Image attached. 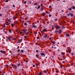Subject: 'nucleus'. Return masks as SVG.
Instances as JSON below:
<instances>
[{"mask_svg":"<svg viewBox=\"0 0 75 75\" xmlns=\"http://www.w3.org/2000/svg\"><path fill=\"white\" fill-rule=\"evenodd\" d=\"M22 41H23V39H19L18 40V42L19 43H20V42H22Z\"/></svg>","mask_w":75,"mask_h":75,"instance_id":"1","label":"nucleus"},{"mask_svg":"<svg viewBox=\"0 0 75 75\" xmlns=\"http://www.w3.org/2000/svg\"><path fill=\"white\" fill-rule=\"evenodd\" d=\"M27 30L26 29H24L23 30V32L24 33H25L27 32Z\"/></svg>","mask_w":75,"mask_h":75,"instance_id":"2","label":"nucleus"},{"mask_svg":"<svg viewBox=\"0 0 75 75\" xmlns=\"http://www.w3.org/2000/svg\"><path fill=\"white\" fill-rule=\"evenodd\" d=\"M14 23H15V24H18V22L17 21H15L14 22Z\"/></svg>","mask_w":75,"mask_h":75,"instance_id":"3","label":"nucleus"},{"mask_svg":"<svg viewBox=\"0 0 75 75\" xmlns=\"http://www.w3.org/2000/svg\"><path fill=\"white\" fill-rule=\"evenodd\" d=\"M60 28V27L59 26H58V25H57V27H56V29H59Z\"/></svg>","mask_w":75,"mask_h":75,"instance_id":"4","label":"nucleus"},{"mask_svg":"<svg viewBox=\"0 0 75 75\" xmlns=\"http://www.w3.org/2000/svg\"><path fill=\"white\" fill-rule=\"evenodd\" d=\"M41 55L42 56L43 55L44 56V57L45 56V54H44V53H41Z\"/></svg>","mask_w":75,"mask_h":75,"instance_id":"5","label":"nucleus"},{"mask_svg":"<svg viewBox=\"0 0 75 75\" xmlns=\"http://www.w3.org/2000/svg\"><path fill=\"white\" fill-rule=\"evenodd\" d=\"M59 34H61L62 33V31H61V30L59 29Z\"/></svg>","mask_w":75,"mask_h":75,"instance_id":"6","label":"nucleus"},{"mask_svg":"<svg viewBox=\"0 0 75 75\" xmlns=\"http://www.w3.org/2000/svg\"><path fill=\"white\" fill-rule=\"evenodd\" d=\"M43 37H44V38H47V35L46 34Z\"/></svg>","mask_w":75,"mask_h":75,"instance_id":"7","label":"nucleus"},{"mask_svg":"<svg viewBox=\"0 0 75 75\" xmlns=\"http://www.w3.org/2000/svg\"><path fill=\"white\" fill-rule=\"evenodd\" d=\"M66 35L67 37H69V36H70V35H69V34L68 33H67L66 34Z\"/></svg>","mask_w":75,"mask_h":75,"instance_id":"8","label":"nucleus"},{"mask_svg":"<svg viewBox=\"0 0 75 75\" xmlns=\"http://www.w3.org/2000/svg\"><path fill=\"white\" fill-rule=\"evenodd\" d=\"M33 27H34V28H37V27L35 25H33Z\"/></svg>","mask_w":75,"mask_h":75,"instance_id":"9","label":"nucleus"},{"mask_svg":"<svg viewBox=\"0 0 75 75\" xmlns=\"http://www.w3.org/2000/svg\"><path fill=\"white\" fill-rule=\"evenodd\" d=\"M11 26L12 27H14V24L11 23Z\"/></svg>","mask_w":75,"mask_h":75,"instance_id":"10","label":"nucleus"},{"mask_svg":"<svg viewBox=\"0 0 75 75\" xmlns=\"http://www.w3.org/2000/svg\"><path fill=\"white\" fill-rule=\"evenodd\" d=\"M21 53H23L24 52V50H21Z\"/></svg>","mask_w":75,"mask_h":75,"instance_id":"11","label":"nucleus"},{"mask_svg":"<svg viewBox=\"0 0 75 75\" xmlns=\"http://www.w3.org/2000/svg\"><path fill=\"white\" fill-rule=\"evenodd\" d=\"M20 63H18V64H17V65H18V67H19V66H20Z\"/></svg>","mask_w":75,"mask_h":75,"instance_id":"12","label":"nucleus"},{"mask_svg":"<svg viewBox=\"0 0 75 75\" xmlns=\"http://www.w3.org/2000/svg\"><path fill=\"white\" fill-rule=\"evenodd\" d=\"M51 43H52V44H55V42H54L53 41H52Z\"/></svg>","mask_w":75,"mask_h":75,"instance_id":"13","label":"nucleus"},{"mask_svg":"<svg viewBox=\"0 0 75 75\" xmlns=\"http://www.w3.org/2000/svg\"><path fill=\"white\" fill-rule=\"evenodd\" d=\"M8 24H9V23H8V22H6V25H8Z\"/></svg>","mask_w":75,"mask_h":75,"instance_id":"14","label":"nucleus"},{"mask_svg":"<svg viewBox=\"0 0 75 75\" xmlns=\"http://www.w3.org/2000/svg\"><path fill=\"white\" fill-rule=\"evenodd\" d=\"M40 8V5H38V7L37 8L38 9H39Z\"/></svg>","mask_w":75,"mask_h":75,"instance_id":"15","label":"nucleus"},{"mask_svg":"<svg viewBox=\"0 0 75 75\" xmlns=\"http://www.w3.org/2000/svg\"><path fill=\"white\" fill-rule=\"evenodd\" d=\"M70 15L71 17H73V16H74V15H73V14L72 13H71Z\"/></svg>","mask_w":75,"mask_h":75,"instance_id":"16","label":"nucleus"},{"mask_svg":"<svg viewBox=\"0 0 75 75\" xmlns=\"http://www.w3.org/2000/svg\"><path fill=\"white\" fill-rule=\"evenodd\" d=\"M71 13H69V14H67L68 16H71Z\"/></svg>","mask_w":75,"mask_h":75,"instance_id":"17","label":"nucleus"},{"mask_svg":"<svg viewBox=\"0 0 75 75\" xmlns=\"http://www.w3.org/2000/svg\"><path fill=\"white\" fill-rule=\"evenodd\" d=\"M68 52H69V53L70 54L71 53V50H69V49L68 50Z\"/></svg>","mask_w":75,"mask_h":75,"instance_id":"18","label":"nucleus"},{"mask_svg":"<svg viewBox=\"0 0 75 75\" xmlns=\"http://www.w3.org/2000/svg\"><path fill=\"white\" fill-rule=\"evenodd\" d=\"M28 34H29V33H28V32L27 33H26L25 34V35H28Z\"/></svg>","mask_w":75,"mask_h":75,"instance_id":"19","label":"nucleus"},{"mask_svg":"<svg viewBox=\"0 0 75 75\" xmlns=\"http://www.w3.org/2000/svg\"><path fill=\"white\" fill-rule=\"evenodd\" d=\"M24 24L25 25H27V23H25Z\"/></svg>","mask_w":75,"mask_h":75,"instance_id":"20","label":"nucleus"},{"mask_svg":"<svg viewBox=\"0 0 75 75\" xmlns=\"http://www.w3.org/2000/svg\"><path fill=\"white\" fill-rule=\"evenodd\" d=\"M69 10H70V11H71L72 10V9L71 8H70L68 9Z\"/></svg>","mask_w":75,"mask_h":75,"instance_id":"21","label":"nucleus"},{"mask_svg":"<svg viewBox=\"0 0 75 75\" xmlns=\"http://www.w3.org/2000/svg\"><path fill=\"white\" fill-rule=\"evenodd\" d=\"M37 4H38L37 3H35L34 4V5L36 6L37 5Z\"/></svg>","mask_w":75,"mask_h":75,"instance_id":"22","label":"nucleus"},{"mask_svg":"<svg viewBox=\"0 0 75 75\" xmlns=\"http://www.w3.org/2000/svg\"><path fill=\"white\" fill-rule=\"evenodd\" d=\"M8 31H9V33H11V30H8Z\"/></svg>","mask_w":75,"mask_h":75,"instance_id":"23","label":"nucleus"},{"mask_svg":"<svg viewBox=\"0 0 75 75\" xmlns=\"http://www.w3.org/2000/svg\"><path fill=\"white\" fill-rule=\"evenodd\" d=\"M72 8H74V9H75V6H73V7H72Z\"/></svg>","mask_w":75,"mask_h":75,"instance_id":"24","label":"nucleus"},{"mask_svg":"<svg viewBox=\"0 0 75 75\" xmlns=\"http://www.w3.org/2000/svg\"><path fill=\"white\" fill-rule=\"evenodd\" d=\"M51 7H52V6H51L50 5L49 7V8H51Z\"/></svg>","mask_w":75,"mask_h":75,"instance_id":"25","label":"nucleus"},{"mask_svg":"<svg viewBox=\"0 0 75 75\" xmlns=\"http://www.w3.org/2000/svg\"><path fill=\"white\" fill-rule=\"evenodd\" d=\"M11 19V18H9V20L8 21V22H10V21H10V19Z\"/></svg>","mask_w":75,"mask_h":75,"instance_id":"26","label":"nucleus"},{"mask_svg":"<svg viewBox=\"0 0 75 75\" xmlns=\"http://www.w3.org/2000/svg\"><path fill=\"white\" fill-rule=\"evenodd\" d=\"M55 33H56V34H57V30H55Z\"/></svg>","mask_w":75,"mask_h":75,"instance_id":"27","label":"nucleus"},{"mask_svg":"<svg viewBox=\"0 0 75 75\" xmlns=\"http://www.w3.org/2000/svg\"><path fill=\"white\" fill-rule=\"evenodd\" d=\"M44 72L45 73H47V71H46V70H44Z\"/></svg>","mask_w":75,"mask_h":75,"instance_id":"28","label":"nucleus"},{"mask_svg":"<svg viewBox=\"0 0 75 75\" xmlns=\"http://www.w3.org/2000/svg\"><path fill=\"white\" fill-rule=\"evenodd\" d=\"M2 16V14L0 13V17H1Z\"/></svg>","mask_w":75,"mask_h":75,"instance_id":"29","label":"nucleus"},{"mask_svg":"<svg viewBox=\"0 0 75 75\" xmlns=\"http://www.w3.org/2000/svg\"><path fill=\"white\" fill-rule=\"evenodd\" d=\"M38 75H41V73H40L39 74H38Z\"/></svg>","mask_w":75,"mask_h":75,"instance_id":"30","label":"nucleus"},{"mask_svg":"<svg viewBox=\"0 0 75 75\" xmlns=\"http://www.w3.org/2000/svg\"><path fill=\"white\" fill-rule=\"evenodd\" d=\"M57 20H58V19H57V18L55 19V21H57Z\"/></svg>","mask_w":75,"mask_h":75,"instance_id":"31","label":"nucleus"},{"mask_svg":"<svg viewBox=\"0 0 75 75\" xmlns=\"http://www.w3.org/2000/svg\"><path fill=\"white\" fill-rule=\"evenodd\" d=\"M8 0H6L5 1V2H8Z\"/></svg>","mask_w":75,"mask_h":75,"instance_id":"32","label":"nucleus"},{"mask_svg":"<svg viewBox=\"0 0 75 75\" xmlns=\"http://www.w3.org/2000/svg\"><path fill=\"white\" fill-rule=\"evenodd\" d=\"M22 33H23V32H20V34H22Z\"/></svg>","mask_w":75,"mask_h":75,"instance_id":"33","label":"nucleus"},{"mask_svg":"<svg viewBox=\"0 0 75 75\" xmlns=\"http://www.w3.org/2000/svg\"><path fill=\"white\" fill-rule=\"evenodd\" d=\"M43 30L44 31H47V30L44 29V30Z\"/></svg>","mask_w":75,"mask_h":75,"instance_id":"34","label":"nucleus"},{"mask_svg":"<svg viewBox=\"0 0 75 75\" xmlns=\"http://www.w3.org/2000/svg\"><path fill=\"white\" fill-rule=\"evenodd\" d=\"M10 38H9V37L8 38V39H7V40H10Z\"/></svg>","mask_w":75,"mask_h":75,"instance_id":"35","label":"nucleus"},{"mask_svg":"<svg viewBox=\"0 0 75 75\" xmlns=\"http://www.w3.org/2000/svg\"><path fill=\"white\" fill-rule=\"evenodd\" d=\"M57 25H55L54 26V27H55V28H57Z\"/></svg>","mask_w":75,"mask_h":75,"instance_id":"36","label":"nucleus"},{"mask_svg":"<svg viewBox=\"0 0 75 75\" xmlns=\"http://www.w3.org/2000/svg\"><path fill=\"white\" fill-rule=\"evenodd\" d=\"M36 57H38V55L36 54Z\"/></svg>","mask_w":75,"mask_h":75,"instance_id":"37","label":"nucleus"},{"mask_svg":"<svg viewBox=\"0 0 75 75\" xmlns=\"http://www.w3.org/2000/svg\"><path fill=\"white\" fill-rule=\"evenodd\" d=\"M24 4H26V1L24 2Z\"/></svg>","mask_w":75,"mask_h":75,"instance_id":"38","label":"nucleus"},{"mask_svg":"<svg viewBox=\"0 0 75 75\" xmlns=\"http://www.w3.org/2000/svg\"><path fill=\"white\" fill-rule=\"evenodd\" d=\"M12 6H13V7H15V5H13Z\"/></svg>","mask_w":75,"mask_h":75,"instance_id":"39","label":"nucleus"},{"mask_svg":"<svg viewBox=\"0 0 75 75\" xmlns=\"http://www.w3.org/2000/svg\"><path fill=\"white\" fill-rule=\"evenodd\" d=\"M49 17H51V15L50 14V15H49Z\"/></svg>","mask_w":75,"mask_h":75,"instance_id":"40","label":"nucleus"},{"mask_svg":"<svg viewBox=\"0 0 75 75\" xmlns=\"http://www.w3.org/2000/svg\"><path fill=\"white\" fill-rule=\"evenodd\" d=\"M37 39H39V37L38 36L37 38Z\"/></svg>","mask_w":75,"mask_h":75,"instance_id":"41","label":"nucleus"},{"mask_svg":"<svg viewBox=\"0 0 75 75\" xmlns=\"http://www.w3.org/2000/svg\"><path fill=\"white\" fill-rule=\"evenodd\" d=\"M36 52H38V50H36Z\"/></svg>","mask_w":75,"mask_h":75,"instance_id":"42","label":"nucleus"},{"mask_svg":"<svg viewBox=\"0 0 75 75\" xmlns=\"http://www.w3.org/2000/svg\"><path fill=\"white\" fill-rule=\"evenodd\" d=\"M6 52L4 51H2V53H5Z\"/></svg>","mask_w":75,"mask_h":75,"instance_id":"43","label":"nucleus"},{"mask_svg":"<svg viewBox=\"0 0 75 75\" xmlns=\"http://www.w3.org/2000/svg\"><path fill=\"white\" fill-rule=\"evenodd\" d=\"M20 50H18V52H20Z\"/></svg>","mask_w":75,"mask_h":75,"instance_id":"44","label":"nucleus"},{"mask_svg":"<svg viewBox=\"0 0 75 75\" xmlns=\"http://www.w3.org/2000/svg\"><path fill=\"white\" fill-rule=\"evenodd\" d=\"M24 37L25 39L26 38V36H24Z\"/></svg>","mask_w":75,"mask_h":75,"instance_id":"45","label":"nucleus"},{"mask_svg":"<svg viewBox=\"0 0 75 75\" xmlns=\"http://www.w3.org/2000/svg\"><path fill=\"white\" fill-rule=\"evenodd\" d=\"M58 72H59V71H56V72L57 73H58Z\"/></svg>","mask_w":75,"mask_h":75,"instance_id":"46","label":"nucleus"},{"mask_svg":"<svg viewBox=\"0 0 75 75\" xmlns=\"http://www.w3.org/2000/svg\"><path fill=\"white\" fill-rule=\"evenodd\" d=\"M3 51H2V50H1L0 51V52H1V53H2V52H3Z\"/></svg>","mask_w":75,"mask_h":75,"instance_id":"47","label":"nucleus"},{"mask_svg":"<svg viewBox=\"0 0 75 75\" xmlns=\"http://www.w3.org/2000/svg\"><path fill=\"white\" fill-rule=\"evenodd\" d=\"M42 7L43 6V5H42V4L41 5H40Z\"/></svg>","mask_w":75,"mask_h":75,"instance_id":"48","label":"nucleus"},{"mask_svg":"<svg viewBox=\"0 0 75 75\" xmlns=\"http://www.w3.org/2000/svg\"><path fill=\"white\" fill-rule=\"evenodd\" d=\"M4 27H6V26H5V24H4Z\"/></svg>","mask_w":75,"mask_h":75,"instance_id":"49","label":"nucleus"},{"mask_svg":"<svg viewBox=\"0 0 75 75\" xmlns=\"http://www.w3.org/2000/svg\"><path fill=\"white\" fill-rule=\"evenodd\" d=\"M16 38H13L14 40H16Z\"/></svg>","mask_w":75,"mask_h":75,"instance_id":"50","label":"nucleus"},{"mask_svg":"<svg viewBox=\"0 0 75 75\" xmlns=\"http://www.w3.org/2000/svg\"><path fill=\"white\" fill-rule=\"evenodd\" d=\"M62 63H65V61H63L62 62Z\"/></svg>","mask_w":75,"mask_h":75,"instance_id":"51","label":"nucleus"},{"mask_svg":"<svg viewBox=\"0 0 75 75\" xmlns=\"http://www.w3.org/2000/svg\"><path fill=\"white\" fill-rule=\"evenodd\" d=\"M33 67H35V65H33Z\"/></svg>","mask_w":75,"mask_h":75,"instance_id":"52","label":"nucleus"},{"mask_svg":"<svg viewBox=\"0 0 75 75\" xmlns=\"http://www.w3.org/2000/svg\"><path fill=\"white\" fill-rule=\"evenodd\" d=\"M62 12H64V10H62Z\"/></svg>","mask_w":75,"mask_h":75,"instance_id":"53","label":"nucleus"},{"mask_svg":"<svg viewBox=\"0 0 75 75\" xmlns=\"http://www.w3.org/2000/svg\"><path fill=\"white\" fill-rule=\"evenodd\" d=\"M18 48H20V46H18Z\"/></svg>","mask_w":75,"mask_h":75,"instance_id":"54","label":"nucleus"},{"mask_svg":"<svg viewBox=\"0 0 75 75\" xmlns=\"http://www.w3.org/2000/svg\"><path fill=\"white\" fill-rule=\"evenodd\" d=\"M26 62L27 63V62H28V61H26Z\"/></svg>","mask_w":75,"mask_h":75,"instance_id":"55","label":"nucleus"},{"mask_svg":"<svg viewBox=\"0 0 75 75\" xmlns=\"http://www.w3.org/2000/svg\"><path fill=\"white\" fill-rule=\"evenodd\" d=\"M49 40H51V38H49Z\"/></svg>","mask_w":75,"mask_h":75,"instance_id":"56","label":"nucleus"},{"mask_svg":"<svg viewBox=\"0 0 75 75\" xmlns=\"http://www.w3.org/2000/svg\"><path fill=\"white\" fill-rule=\"evenodd\" d=\"M0 73H1H1H2V72H1V71H0Z\"/></svg>","mask_w":75,"mask_h":75,"instance_id":"57","label":"nucleus"},{"mask_svg":"<svg viewBox=\"0 0 75 75\" xmlns=\"http://www.w3.org/2000/svg\"><path fill=\"white\" fill-rule=\"evenodd\" d=\"M45 15L43 14H42V16H45Z\"/></svg>","mask_w":75,"mask_h":75,"instance_id":"58","label":"nucleus"},{"mask_svg":"<svg viewBox=\"0 0 75 75\" xmlns=\"http://www.w3.org/2000/svg\"><path fill=\"white\" fill-rule=\"evenodd\" d=\"M43 31H41V33H43Z\"/></svg>","mask_w":75,"mask_h":75,"instance_id":"59","label":"nucleus"},{"mask_svg":"<svg viewBox=\"0 0 75 75\" xmlns=\"http://www.w3.org/2000/svg\"><path fill=\"white\" fill-rule=\"evenodd\" d=\"M52 30H54V28H52Z\"/></svg>","mask_w":75,"mask_h":75,"instance_id":"60","label":"nucleus"},{"mask_svg":"<svg viewBox=\"0 0 75 75\" xmlns=\"http://www.w3.org/2000/svg\"><path fill=\"white\" fill-rule=\"evenodd\" d=\"M11 65H12V67H13V64H11Z\"/></svg>","mask_w":75,"mask_h":75,"instance_id":"61","label":"nucleus"},{"mask_svg":"<svg viewBox=\"0 0 75 75\" xmlns=\"http://www.w3.org/2000/svg\"><path fill=\"white\" fill-rule=\"evenodd\" d=\"M41 10L42 11V10H43V9H42Z\"/></svg>","mask_w":75,"mask_h":75,"instance_id":"62","label":"nucleus"},{"mask_svg":"<svg viewBox=\"0 0 75 75\" xmlns=\"http://www.w3.org/2000/svg\"><path fill=\"white\" fill-rule=\"evenodd\" d=\"M62 28H64V27H62Z\"/></svg>","mask_w":75,"mask_h":75,"instance_id":"63","label":"nucleus"},{"mask_svg":"<svg viewBox=\"0 0 75 75\" xmlns=\"http://www.w3.org/2000/svg\"><path fill=\"white\" fill-rule=\"evenodd\" d=\"M11 75H13V74H11Z\"/></svg>","mask_w":75,"mask_h":75,"instance_id":"64","label":"nucleus"}]
</instances>
